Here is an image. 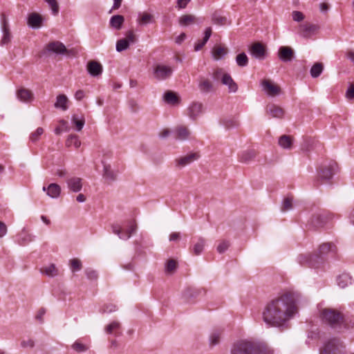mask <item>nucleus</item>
Wrapping results in <instances>:
<instances>
[{
    "instance_id": "f257e3e1",
    "label": "nucleus",
    "mask_w": 354,
    "mask_h": 354,
    "mask_svg": "<svg viewBox=\"0 0 354 354\" xmlns=\"http://www.w3.org/2000/svg\"><path fill=\"white\" fill-rule=\"evenodd\" d=\"M297 310L292 295L286 293L267 304L262 313V317L267 325L279 327L292 318Z\"/></svg>"
},
{
    "instance_id": "f03ea898",
    "label": "nucleus",
    "mask_w": 354,
    "mask_h": 354,
    "mask_svg": "<svg viewBox=\"0 0 354 354\" xmlns=\"http://www.w3.org/2000/svg\"><path fill=\"white\" fill-rule=\"evenodd\" d=\"M337 252L336 246L330 243H323L318 249V254L306 258L303 256L300 257L299 262L301 263L303 261H306L310 267L317 268L320 263H323L324 256L332 254L333 255Z\"/></svg>"
},
{
    "instance_id": "7ed1b4c3",
    "label": "nucleus",
    "mask_w": 354,
    "mask_h": 354,
    "mask_svg": "<svg viewBox=\"0 0 354 354\" xmlns=\"http://www.w3.org/2000/svg\"><path fill=\"white\" fill-rule=\"evenodd\" d=\"M320 318L322 321L333 328H341L344 324V318L341 313L333 308H325L320 310Z\"/></svg>"
},
{
    "instance_id": "20e7f679",
    "label": "nucleus",
    "mask_w": 354,
    "mask_h": 354,
    "mask_svg": "<svg viewBox=\"0 0 354 354\" xmlns=\"http://www.w3.org/2000/svg\"><path fill=\"white\" fill-rule=\"evenodd\" d=\"M344 346L339 339H329L320 350V354H342Z\"/></svg>"
},
{
    "instance_id": "39448f33",
    "label": "nucleus",
    "mask_w": 354,
    "mask_h": 354,
    "mask_svg": "<svg viewBox=\"0 0 354 354\" xmlns=\"http://www.w3.org/2000/svg\"><path fill=\"white\" fill-rule=\"evenodd\" d=\"M214 77L216 80L221 79L223 84L228 86L229 92L235 93L238 89V86L233 80L231 75L225 73L223 69L218 68L214 73Z\"/></svg>"
},
{
    "instance_id": "423d86ee",
    "label": "nucleus",
    "mask_w": 354,
    "mask_h": 354,
    "mask_svg": "<svg viewBox=\"0 0 354 354\" xmlns=\"http://www.w3.org/2000/svg\"><path fill=\"white\" fill-rule=\"evenodd\" d=\"M253 342L241 340L233 344L231 354H253Z\"/></svg>"
},
{
    "instance_id": "0eeeda50",
    "label": "nucleus",
    "mask_w": 354,
    "mask_h": 354,
    "mask_svg": "<svg viewBox=\"0 0 354 354\" xmlns=\"http://www.w3.org/2000/svg\"><path fill=\"white\" fill-rule=\"evenodd\" d=\"M127 230L124 232L122 231L121 227L119 225H113V232L117 234L120 239L123 240L129 239L132 234L135 233L137 229V225L134 221H130L128 223Z\"/></svg>"
},
{
    "instance_id": "6e6552de",
    "label": "nucleus",
    "mask_w": 354,
    "mask_h": 354,
    "mask_svg": "<svg viewBox=\"0 0 354 354\" xmlns=\"http://www.w3.org/2000/svg\"><path fill=\"white\" fill-rule=\"evenodd\" d=\"M173 73V68L169 66L158 64L153 70L154 77L158 80H164L170 77Z\"/></svg>"
},
{
    "instance_id": "1a4fd4ad",
    "label": "nucleus",
    "mask_w": 354,
    "mask_h": 354,
    "mask_svg": "<svg viewBox=\"0 0 354 354\" xmlns=\"http://www.w3.org/2000/svg\"><path fill=\"white\" fill-rule=\"evenodd\" d=\"M250 55L259 60H263L266 57V47L259 42H255L249 47Z\"/></svg>"
},
{
    "instance_id": "9d476101",
    "label": "nucleus",
    "mask_w": 354,
    "mask_h": 354,
    "mask_svg": "<svg viewBox=\"0 0 354 354\" xmlns=\"http://www.w3.org/2000/svg\"><path fill=\"white\" fill-rule=\"evenodd\" d=\"M337 171V165L331 161L328 165H324L319 172V177L323 180H329Z\"/></svg>"
},
{
    "instance_id": "9b49d317",
    "label": "nucleus",
    "mask_w": 354,
    "mask_h": 354,
    "mask_svg": "<svg viewBox=\"0 0 354 354\" xmlns=\"http://www.w3.org/2000/svg\"><path fill=\"white\" fill-rule=\"evenodd\" d=\"M263 91L269 96H276L280 94L281 88L279 86L274 84L268 80H264L261 82Z\"/></svg>"
},
{
    "instance_id": "f8f14e48",
    "label": "nucleus",
    "mask_w": 354,
    "mask_h": 354,
    "mask_svg": "<svg viewBox=\"0 0 354 354\" xmlns=\"http://www.w3.org/2000/svg\"><path fill=\"white\" fill-rule=\"evenodd\" d=\"M203 112V105L201 102H194L187 108V115L193 120H196Z\"/></svg>"
},
{
    "instance_id": "ddd939ff",
    "label": "nucleus",
    "mask_w": 354,
    "mask_h": 354,
    "mask_svg": "<svg viewBox=\"0 0 354 354\" xmlns=\"http://www.w3.org/2000/svg\"><path fill=\"white\" fill-rule=\"evenodd\" d=\"M200 158V155L197 152L190 153L185 156L180 157L176 159V166L179 168H183L195 160H197Z\"/></svg>"
},
{
    "instance_id": "4468645a",
    "label": "nucleus",
    "mask_w": 354,
    "mask_h": 354,
    "mask_svg": "<svg viewBox=\"0 0 354 354\" xmlns=\"http://www.w3.org/2000/svg\"><path fill=\"white\" fill-rule=\"evenodd\" d=\"M253 354H274V351L267 343L253 342Z\"/></svg>"
},
{
    "instance_id": "2eb2a0df",
    "label": "nucleus",
    "mask_w": 354,
    "mask_h": 354,
    "mask_svg": "<svg viewBox=\"0 0 354 354\" xmlns=\"http://www.w3.org/2000/svg\"><path fill=\"white\" fill-rule=\"evenodd\" d=\"M45 49L51 53L57 55L64 54L67 53V49L64 44L59 41H51L48 43Z\"/></svg>"
},
{
    "instance_id": "dca6fc26",
    "label": "nucleus",
    "mask_w": 354,
    "mask_h": 354,
    "mask_svg": "<svg viewBox=\"0 0 354 354\" xmlns=\"http://www.w3.org/2000/svg\"><path fill=\"white\" fill-rule=\"evenodd\" d=\"M174 134L176 140L183 141L190 138L192 132L187 127L179 125L175 128Z\"/></svg>"
},
{
    "instance_id": "f3484780",
    "label": "nucleus",
    "mask_w": 354,
    "mask_h": 354,
    "mask_svg": "<svg viewBox=\"0 0 354 354\" xmlns=\"http://www.w3.org/2000/svg\"><path fill=\"white\" fill-rule=\"evenodd\" d=\"M317 26L311 24H304L299 25L298 28L299 34L303 37H310L317 30Z\"/></svg>"
},
{
    "instance_id": "a211bd4d",
    "label": "nucleus",
    "mask_w": 354,
    "mask_h": 354,
    "mask_svg": "<svg viewBox=\"0 0 354 354\" xmlns=\"http://www.w3.org/2000/svg\"><path fill=\"white\" fill-rule=\"evenodd\" d=\"M278 56L282 62H290L293 59L294 51L289 46H281L279 49Z\"/></svg>"
},
{
    "instance_id": "6ab92c4d",
    "label": "nucleus",
    "mask_w": 354,
    "mask_h": 354,
    "mask_svg": "<svg viewBox=\"0 0 354 354\" xmlns=\"http://www.w3.org/2000/svg\"><path fill=\"white\" fill-rule=\"evenodd\" d=\"M266 112L270 117L275 118H282L284 115L283 109L273 104L267 106Z\"/></svg>"
},
{
    "instance_id": "aec40b11",
    "label": "nucleus",
    "mask_w": 354,
    "mask_h": 354,
    "mask_svg": "<svg viewBox=\"0 0 354 354\" xmlns=\"http://www.w3.org/2000/svg\"><path fill=\"white\" fill-rule=\"evenodd\" d=\"M227 53V48L221 44L215 45L212 50V57L216 60L223 58Z\"/></svg>"
},
{
    "instance_id": "412c9836",
    "label": "nucleus",
    "mask_w": 354,
    "mask_h": 354,
    "mask_svg": "<svg viewBox=\"0 0 354 354\" xmlns=\"http://www.w3.org/2000/svg\"><path fill=\"white\" fill-rule=\"evenodd\" d=\"M82 178L72 177L67 180L66 183L69 189L73 192H79L82 188Z\"/></svg>"
},
{
    "instance_id": "4be33fe9",
    "label": "nucleus",
    "mask_w": 354,
    "mask_h": 354,
    "mask_svg": "<svg viewBox=\"0 0 354 354\" xmlns=\"http://www.w3.org/2000/svg\"><path fill=\"white\" fill-rule=\"evenodd\" d=\"M17 98L24 102H30L33 100L34 96L32 93L24 88H21L17 91Z\"/></svg>"
},
{
    "instance_id": "5701e85b",
    "label": "nucleus",
    "mask_w": 354,
    "mask_h": 354,
    "mask_svg": "<svg viewBox=\"0 0 354 354\" xmlns=\"http://www.w3.org/2000/svg\"><path fill=\"white\" fill-rule=\"evenodd\" d=\"M43 190L46 191L47 195L53 198H58L61 193V187L56 183H51L48 187H43Z\"/></svg>"
},
{
    "instance_id": "b1692460",
    "label": "nucleus",
    "mask_w": 354,
    "mask_h": 354,
    "mask_svg": "<svg viewBox=\"0 0 354 354\" xmlns=\"http://www.w3.org/2000/svg\"><path fill=\"white\" fill-rule=\"evenodd\" d=\"M42 23V17L38 13L32 12L28 17V24L32 28H38Z\"/></svg>"
},
{
    "instance_id": "393cba45",
    "label": "nucleus",
    "mask_w": 354,
    "mask_h": 354,
    "mask_svg": "<svg viewBox=\"0 0 354 354\" xmlns=\"http://www.w3.org/2000/svg\"><path fill=\"white\" fill-rule=\"evenodd\" d=\"M87 69L88 73L92 76H97L100 75L102 72V65L100 63L95 61H91L88 62Z\"/></svg>"
},
{
    "instance_id": "a878e982",
    "label": "nucleus",
    "mask_w": 354,
    "mask_h": 354,
    "mask_svg": "<svg viewBox=\"0 0 354 354\" xmlns=\"http://www.w3.org/2000/svg\"><path fill=\"white\" fill-rule=\"evenodd\" d=\"M40 272L50 277H54L59 274V270L53 263L42 267Z\"/></svg>"
},
{
    "instance_id": "bb28decb",
    "label": "nucleus",
    "mask_w": 354,
    "mask_h": 354,
    "mask_svg": "<svg viewBox=\"0 0 354 354\" xmlns=\"http://www.w3.org/2000/svg\"><path fill=\"white\" fill-rule=\"evenodd\" d=\"M278 144L284 149H290L292 145V138L290 136L283 135L279 137Z\"/></svg>"
},
{
    "instance_id": "cd10ccee",
    "label": "nucleus",
    "mask_w": 354,
    "mask_h": 354,
    "mask_svg": "<svg viewBox=\"0 0 354 354\" xmlns=\"http://www.w3.org/2000/svg\"><path fill=\"white\" fill-rule=\"evenodd\" d=\"M198 88L202 93H209L213 88V84L210 80L202 77L199 80Z\"/></svg>"
},
{
    "instance_id": "c85d7f7f",
    "label": "nucleus",
    "mask_w": 354,
    "mask_h": 354,
    "mask_svg": "<svg viewBox=\"0 0 354 354\" xmlns=\"http://www.w3.org/2000/svg\"><path fill=\"white\" fill-rule=\"evenodd\" d=\"M212 35V28L210 27H208L205 30V36L203 37V39L202 41H198L197 43L195 44L194 46V50L196 51H198L202 49V48L205 45V44L209 40V37Z\"/></svg>"
},
{
    "instance_id": "c756f323",
    "label": "nucleus",
    "mask_w": 354,
    "mask_h": 354,
    "mask_svg": "<svg viewBox=\"0 0 354 354\" xmlns=\"http://www.w3.org/2000/svg\"><path fill=\"white\" fill-rule=\"evenodd\" d=\"M33 240L34 237L24 230L19 233L17 236V242L20 245H26Z\"/></svg>"
},
{
    "instance_id": "7c9ffc66",
    "label": "nucleus",
    "mask_w": 354,
    "mask_h": 354,
    "mask_svg": "<svg viewBox=\"0 0 354 354\" xmlns=\"http://www.w3.org/2000/svg\"><path fill=\"white\" fill-rule=\"evenodd\" d=\"M256 153L254 150H247L239 155V159L241 162L248 163L254 159Z\"/></svg>"
},
{
    "instance_id": "2f4dec72",
    "label": "nucleus",
    "mask_w": 354,
    "mask_h": 354,
    "mask_svg": "<svg viewBox=\"0 0 354 354\" xmlns=\"http://www.w3.org/2000/svg\"><path fill=\"white\" fill-rule=\"evenodd\" d=\"M89 345L82 342V339H77L72 345V349L77 353L86 352L89 348Z\"/></svg>"
},
{
    "instance_id": "473e14b6",
    "label": "nucleus",
    "mask_w": 354,
    "mask_h": 354,
    "mask_svg": "<svg viewBox=\"0 0 354 354\" xmlns=\"http://www.w3.org/2000/svg\"><path fill=\"white\" fill-rule=\"evenodd\" d=\"M124 18L122 15H117L111 17L110 19V25L112 28L120 30L124 23Z\"/></svg>"
},
{
    "instance_id": "72a5a7b5",
    "label": "nucleus",
    "mask_w": 354,
    "mask_h": 354,
    "mask_svg": "<svg viewBox=\"0 0 354 354\" xmlns=\"http://www.w3.org/2000/svg\"><path fill=\"white\" fill-rule=\"evenodd\" d=\"M68 102V100L65 95H64V94L59 95L57 97V100H56V102L55 103V107L62 109L63 111H66L68 109V106H67Z\"/></svg>"
},
{
    "instance_id": "f704fd0d",
    "label": "nucleus",
    "mask_w": 354,
    "mask_h": 354,
    "mask_svg": "<svg viewBox=\"0 0 354 354\" xmlns=\"http://www.w3.org/2000/svg\"><path fill=\"white\" fill-rule=\"evenodd\" d=\"M153 17L147 12L140 13L138 15V23L141 25H147L153 22Z\"/></svg>"
},
{
    "instance_id": "c9c22d12",
    "label": "nucleus",
    "mask_w": 354,
    "mask_h": 354,
    "mask_svg": "<svg viewBox=\"0 0 354 354\" xmlns=\"http://www.w3.org/2000/svg\"><path fill=\"white\" fill-rule=\"evenodd\" d=\"M2 31H3V37L1 39L2 44H7L10 42L11 39V35L10 32V30L8 26L6 24V21L4 20L3 26H2Z\"/></svg>"
},
{
    "instance_id": "e433bc0d",
    "label": "nucleus",
    "mask_w": 354,
    "mask_h": 354,
    "mask_svg": "<svg viewBox=\"0 0 354 354\" xmlns=\"http://www.w3.org/2000/svg\"><path fill=\"white\" fill-rule=\"evenodd\" d=\"M324 70V66L320 62H317L311 67L310 73L313 78L318 77Z\"/></svg>"
},
{
    "instance_id": "4c0bfd02",
    "label": "nucleus",
    "mask_w": 354,
    "mask_h": 354,
    "mask_svg": "<svg viewBox=\"0 0 354 354\" xmlns=\"http://www.w3.org/2000/svg\"><path fill=\"white\" fill-rule=\"evenodd\" d=\"M337 284L340 288H345L351 283V277L347 274H342L337 279Z\"/></svg>"
},
{
    "instance_id": "58836bf2",
    "label": "nucleus",
    "mask_w": 354,
    "mask_h": 354,
    "mask_svg": "<svg viewBox=\"0 0 354 354\" xmlns=\"http://www.w3.org/2000/svg\"><path fill=\"white\" fill-rule=\"evenodd\" d=\"M102 164L104 165V177L108 180H114L116 178V174L111 169V166L106 165L104 161H102Z\"/></svg>"
},
{
    "instance_id": "ea45409f",
    "label": "nucleus",
    "mask_w": 354,
    "mask_h": 354,
    "mask_svg": "<svg viewBox=\"0 0 354 354\" xmlns=\"http://www.w3.org/2000/svg\"><path fill=\"white\" fill-rule=\"evenodd\" d=\"M165 101L170 104L174 105L178 103L179 99L178 96L171 91H167L164 95Z\"/></svg>"
},
{
    "instance_id": "a19ab883",
    "label": "nucleus",
    "mask_w": 354,
    "mask_h": 354,
    "mask_svg": "<svg viewBox=\"0 0 354 354\" xmlns=\"http://www.w3.org/2000/svg\"><path fill=\"white\" fill-rule=\"evenodd\" d=\"M196 17L192 15H185L180 17L179 24L181 26H187L195 23Z\"/></svg>"
},
{
    "instance_id": "79ce46f5",
    "label": "nucleus",
    "mask_w": 354,
    "mask_h": 354,
    "mask_svg": "<svg viewBox=\"0 0 354 354\" xmlns=\"http://www.w3.org/2000/svg\"><path fill=\"white\" fill-rule=\"evenodd\" d=\"M66 145L67 147H74L78 148L81 145V142L76 135H70L66 140Z\"/></svg>"
},
{
    "instance_id": "37998d69",
    "label": "nucleus",
    "mask_w": 354,
    "mask_h": 354,
    "mask_svg": "<svg viewBox=\"0 0 354 354\" xmlns=\"http://www.w3.org/2000/svg\"><path fill=\"white\" fill-rule=\"evenodd\" d=\"M205 245V240L203 238H198L196 243L194 245L193 252L195 255H199L203 250Z\"/></svg>"
},
{
    "instance_id": "c03bdc74",
    "label": "nucleus",
    "mask_w": 354,
    "mask_h": 354,
    "mask_svg": "<svg viewBox=\"0 0 354 354\" xmlns=\"http://www.w3.org/2000/svg\"><path fill=\"white\" fill-rule=\"evenodd\" d=\"M221 331L216 330L211 333L209 335V344L213 346L218 344L220 342Z\"/></svg>"
},
{
    "instance_id": "a18cd8bd",
    "label": "nucleus",
    "mask_w": 354,
    "mask_h": 354,
    "mask_svg": "<svg viewBox=\"0 0 354 354\" xmlns=\"http://www.w3.org/2000/svg\"><path fill=\"white\" fill-rule=\"evenodd\" d=\"M236 62L239 66L244 67L248 64V57L245 53H239L236 57Z\"/></svg>"
},
{
    "instance_id": "49530a36",
    "label": "nucleus",
    "mask_w": 354,
    "mask_h": 354,
    "mask_svg": "<svg viewBox=\"0 0 354 354\" xmlns=\"http://www.w3.org/2000/svg\"><path fill=\"white\" fill-rule=\"evenodd\" d=\"M69 263L72 272L79 271L82 268V262L78 259H72Z\"/></svg>"
},
{
    "instance_id": "de8ad7c7",
    "label": "nucleus",
    "mask_w": 354,
    "mask_h": 354,
    "mask_svg": "<svg viewBox=\"0 0 354 354\" xmlns=\"http://www.w3.org/2000/svg\"><path fill=\"white\" fill-rule=\"evenodd\" d=\"M130 44L127 42V40L124 39H119L116 43V50L118 52H122L127 50Z\"/></svg>"
},
{
    "instance_id": "09e8293b",
    "label": "nucleus",
    "mask_w": 354,
    "mask_h": 354,
    "mask_svg": "<svg viewBox=\"0 0 354 354\" xmlns=\"http://www.w3.org/2000/svg\"><path fill=\"white\" fill-rule=\"evenodd\" d=\"M72 122L75 125L76 130L78 131L82 129L85 123L84 118L79 119L76 115L73 116Z\"/></svg>"
},
{
    "instance_id": "8fccbe9b",
    "label": "nucleus",
    "mask_w": 354,
    "mask_h": 354,
    "mask_svg": "<svg viewBox=\"0 0 354 354\" xmlns=\"http://www.w3.org/2000/svg\"><path fill=\"white\" fill-rule=\"evenodd\" d=\"M44 131L43 128L38 127L35 131L31 133L30 135V140L33 142H37L39 139V137L44 133Z\"/></svg>"
},
{
    "instance_id": "3c124183",
    "label": "nucleus",
    "mask_w": 354,
    "mask_h": 354,
    "mask_svg": "<svg viewBox=\"0 0 354 354\" xmlns=\"http://www.w3.org/2000/svg\"><path fill=\"white\" fill-rule=\"evenodd\" d=\"M292 208V198L287 197L284 198L282 203L281 211L286 212L290 210Z\"/></svg>"
},
{
    "instance_id": "603ef678",
    "label": "nucleus",
    "mask_w": 354,
    "mask_h": 354,
    "mask_svg": "<svg viewBox=\"0 0 354 354\" xmlns=\"http://www.w3.org/2000/svg\"><path fill=\"white\" fill-rule=\"evenodd\" d=\"M177 262L174 259H170L167 261L165 267V271L169 274H172L176 270Z\"/></svg>"
},
{
    "instance_id": "864d4df0",
    "label": "nucleus",
    "mask_w": 354,
    "mask_h": 354,
    "mask_svg": "<svg viewBox=\"0 0 354 354\" xmlns=\"http://www.w3.org/2000/svg\"><path fill=\"white\" fill-rule=\"evenodd\" d=\"M120 328V322H118L117 321H114L106 326L105 331L107 333L111 334V333H113V331L119 329Z\"/></svg>"
},
{
    "instance_id": "5fc2aeb1",
    "label": "nucleus",
    "mask_w": 354,
    "mask_h": 354,
    "mask_svg": "<svg viewBox=\"0 0 354 354\" xmlns=\"http://www.w3.org/2000/svg\"><path fill=\"white\" fill-rule=\"evenodd\" d=\"M46 2L49 5L52 10V12L54 15H56L59 12V6L56 0H45Z\"/></svg>"
},
{
    "instance_id": "6e6d98bb",
    "label": "nucleus",
    "mask_w": 354,
    "mask_h": 354,
    "mask_svg": "<svg viewBox=\"0 0 354 354\" xmlns=\"http://www.w3.org/2000/svg\"><path fill=\"white\" fill-rule=\"evenodd\" d=\"M229 246H230V244H229V243H228L227 241H221V242L218 245L217 248H216L217 252H218V253H221H221H223V252H225L227 250V248H229Z\"/></svg>"
},
{
    "instance_id": "4d7b16f0",
    "label": "nucleus",
    "mask_w": 354,
    "mask_h": 354,
    "mask_svg": "<svg viewBox=\"0 0 354 354\" xmlns=\"http://www.w3.org/2000/svg\"><path fill=\"white\" fill-rule=\"evenodd\" d=\"M292 19L295 21L299 22L304 19V14L300 11H293L292 13Z\"/></svg>"
},
{
    "instance_id": "13d9d810",
    "label": "nucleus",
    "mask_w": 354,
    "mask_h": 354,
    "mask_svg": "<svg viewBox=\"0 0 354 354\" xmlns=\"http://www.w3.org/2000/svg\"><path fill=\"white\" fill-rule=\"evenodd\" d=\"M87 277L91 280H95L97 278V273L95 270L92 269H86L85 270Z\"/></svg>"
},
{
    "instance_id": "bf43d9fd",
    "label": "nucleus",
    "mask_w": 354,
    "mask_h": 354,
    "mask_svg": "<svg viewBox=\"0 0 354 354\" xmlns=\"http://www.w3.org/2000/svg\"><path fill=\"white\" fill-rule=\"evenodd\" d=\"M125 40H127L129 44H133L136 41V35L132 30H129L126 34V38H124Z\"/></svg>"
},
{
    "instance_id": "052dcab7",
    "label": "nucleus",
    "mask_w": 354,
    "mask_h": 354,
    "mask_svg": "<svg viewBox=\"0 0 354 354\" xmlns=\"http://www.w3.org/2000/svg\"><path fill=\"white\" fill-rule=\"evenodd\" d=\"M346 97L348 100L354 99V84H350L349 87L348 88L346 92Z\"/></svg>"
},
{
    "instance_id": "680f3d73",
    "label": "nucleus",
    "mask_w": 354,
    "mask_h": 354,
    "mask_svg": "<svg viewBox=\"0 0 354 354\" xmlns=\"http://www.w3.org/2000/svg\"><path fill=\"white\" fill-rule=\"evenodd\" d=\"M21 346L23 348H33L35 346V342L31 339H24L21 343Z\"/></svg>"
},
{
    "instance_id": "e2e57ef3",
    "label": "nucleus",
    "mask_w": 354,
    "mask_h": 354,
    "mask_svg": "<svg viewBox=\"0 0 354 354\" xmlns=\"http://www.w3.org/2000/svg\"><path fill=\"white\" fill-rule=\"evenodd\" d=\"M7 233V226L3 223L0 221V238L4 236Z\"/></svg>"
},
{
    "instance_id": "0e129e2a",
    "label": "nucleus",
    "mask_w": 354,
    "mask_h": 354,
    "mask_svg": "<svg viewBox=\"0 0 354 354\" xmlns=\"http://www.w3.org/2000/svg\"><path fill=\"white\" fill-rule=\"evenodd\" d=\"M190 0H177V7L178 9L185 8L189 3Z\"/></svg>"
},
{
    "instance_id": "69168bd1",
    "label": "nucleus",
    "mask_w": 354,
    "mask_h": 354,
    "mask_svg": "<svg viewBox=\"0 0 354 354\" xmlns=\"http://www.w3.org/2000/svg\"><path fill=\"white\" fill-rule=\"evenodd\" d=\"M213 21L216 24L223 25L225 23L226 19H225V17H223L214 16L213 17Z\"/></svg>"
},
{
    "instance_id": "338daca9",
    "label": "nucleus",
    "mask_w": 354,
    "mask_h": 354,
    "mask_svg": "<svg viewBox=\"0 0 354 354\" xmlns=\"http://www.w3.org/2000/svg\"><path fill=\"white\" fill-rule=\"evenodd\" d=\"M180 234L179 232H172L169 236L170 241H176L180 239Z\"/></svg>"
},
{
    "instance_id": "774afa93",
    "label": "nucleus",
    "mask_w": 354,
    "mask_h": 354,
    "mask_svg": "<svg viewBox=\"0 0 354 354\" xmlns=\"http://www.w3.org/2000/svg\"><path fill=\"white\" fill-rule=\"evenodd\" d=\"M84 91L82 90H78L75 93V98L77 100H81L84 97Z\"/></svg>"
}]
</instances>
